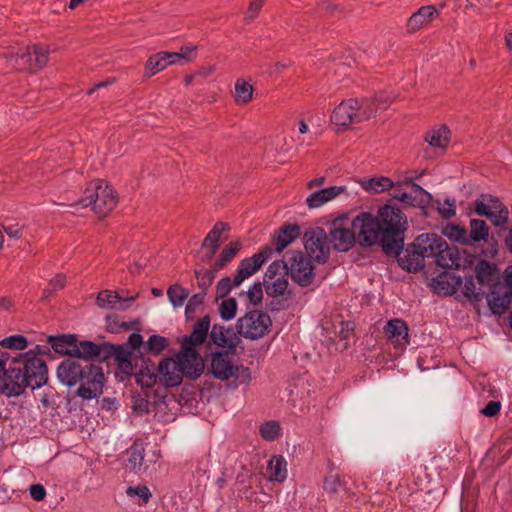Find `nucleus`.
I'll use <instances>...</instances> for the list:
<instances>
[{"instance_id": "69168bd1", "label": "nucleus", "mask_w": 512, "mask_h": 512, "mask_svg": "<svg viewBox=\"0 0 512 512\" xmlns=\"http://www.w3.org/2000/svg\"><path fill=\"white\" fill-rule=\"evenodd\" d=\"M501 410V403L499 401H489L484 408L481 409V414L487 417L496 416Z\"/></svg>"}, {"instance_id": "de8ad7c7", "label": "nucleus", "mask_w": 512, "mask_h": 512, "mask_svg": "<svg viewBox=\"0 0 512 512\" xmlns=\"http://www.w3.org/2000/svg\"><path fill=\"white\" fill-rule=\"evenodd\" d=\"M219 314L223 320L233 319L237 311V302L234 298L223 299L219 305Z\"/></svg>"}, {"instance_id": "ea45409f", "label": "nucleus", "mask_w": 512, "mask_h": 512, "mask_svg": "<svg viewBox=\"0 0 512 512\" xmlns=\"http://www.w3.org/2000/svg\"><path fill=\"white\" fill-rule=\"evenodd\" d=\"M240 249L241 243L239 241H231L230 243H228L226 247L222 250L218 259L215 261V268H224L227 265V263H229L236 256Z\"/></svg>"}, {"instance_id": "864d4df0", "label": "nucleus", "mask_w": 512, "mask_h": 512, "mask_svg": "<svg viewBox=\"0 0 512 512\" xmlns=\"http://www.w3.org/2000/svg\"><path fill=\"white\" fill-rule=\"evenodd\" d=\"M234 285V278L224 277L216 284V299H224L232 290Z\"/></svg>"}, {"instance_id": "49530a36", "label": "nucleus", "mask_w": 512, "mask_h": 512, "mask_svg": "<svg viewBox=\"0 0 512 512\" xmlns=\"http://www.w3.org/2000/svg\"><path fill=\"white\" fill-rule=\"evenodd\" d=\"M110 356L114 357L115 360L119 363L131 359V351H129L122 345L106 344L104 351V359Z\"/></svg>"}, {"instance_id": "f03ea898", "label": "nucleus", "mask_w": 512, "mask_h": 512, "mask_svg": "<svg viewBox=\"0 0 512 512\" xmlns=\"http://www.w3.org/2000/svg\"><path fill=\"white\" fill-rule=\"evenodd\" d=\"M57 378L68 387L79 385L77 395L85 400L102 394L105 381L99 365L75 357L65 359L58 365Z\"/></svg>"}, {"instance_id": "58836bf2", "label": "nucleus", "mask_w": 512, "mask_h": 512, "mask_svg": "<svg viewBox=\"0 0 512 512\" xmlns=\"http://www.w3.org/2000/svg\"><path fill=\"white\" fill-rule=\"evenodd\" d=\"M449 130L446 126L432 129L426 134L425 140L433 147L445 148L449 141Z\"/></svg>"}, {"instance_id": "13d9d810", "label": "nucleus", "mask_w": 512, "mask_h": 512, "mask_svg": "<svg viewBox=\"0 0 512 512\" xmlns=\"http://www.w3.org/2000/svg\"><path fill=\"white\" fill-rule=\"evenodd\" d=\"M193 50H194V48L182 47L180 52L163 51V53H164L166 61L168 62V65H172V64L179 62L182 59L187 60V55Z\"/></svg>"}, {"instance_id": "a19ab883", "label": "nucleus", "mask_w": 512, "mask_h": 512, "mask_svg": "<svg viewBox=\"0 0 512 512\" xmlns=\"http://www.w3.org/2000/svg\"><path fill=\"white\" fill-rule=\"evenodd\" d=\"M488 236H489V229L484 220H479V219H471L470 220V233H468L470 243L486 240L488 238Z\"/></svg>"}, {"instance_id": "052dcab7", "label": "nucleus", "mask_w": 512, "mask_h": 512, "mask_svg": "<svg viewBox=\"0 0 512 512\" xmlns=\"http://www.w3.org/2000/svg\"><path fill=\"white\" fill-rule=\"evenodd\" d=\"M362 101L372 102L377 112L378 109H386L392 103V98L381 92L375 94L371 99H363Z\"/></svg>"}, {"instance_id": "dca6fc26", "label": "nucleus", "mask_w": 512, "mask_h": 512, "mask_svg": "<svg viewBox=\"0 0 512 512\" xmlns=\"http://www.w3.org/2000/svg\"><path fill=\"white\" fill-rule=\"evenodd\" d=\"M271 257L272 248L269 245H265L251 257L240 261L236 275L234 277V285L239 286L245 279L256 273L260 267Z\"/></svg>"}, {"instance_id": "c756f323", "label": "nucleus", "mask_w": 512, "mask_h": 512, "mask_svg": "<svg viewBox=\"0 0 512 512\" xmlns=\"http://www.w3.org/2000/svg\"><path fill=\"white\" fill-rule=\"evenodd\" d=\"M361 187L368 192L379 194L392 190L393 187L401 185L400 182H394L386 176L372 177L360 181Z\"/></svg>"}, {"instance_id": "39448f33", "label": "nucleus", "mask_w": 512, "mask_h": 512, "mask_svg": "<svg viewBox=\"0 0 512 512\" xmlns=\"http://www.w3.org/2000/svg\"><path fill=\"white\" fill-rule=\"evenodd\" d=\"M209 371L216 379L221 381L232 378L235 386L249 383L251 380L249 368L243 365H235L232 356L227 351L212 353Z\"/></svg>"}, {"instance_id": "3c124183", "label": "nucleus", "mask_w": 512, "mask_h": 512, "mask_svg": "<svg viewBox=\"0 0 512 512\" xmlns=\"http://www.w3.org/2000/svg\"><path fill=\"white\" fill-rule=\"evenodd\" d=\"M462 292L465 297L470 299L471 301H481L482 293L481 291L476 290L475 280L472 276L465 278V282L462 288Z\"/></svg>"}, {"instance_id": "7ed1b4c3", "label": "nucleus", "mask_w": 512, "mask_h": 512, "mask_svg": "<svg viewBox=\"0 0 512 512\" xmlns=\"http://www.w3.org/2000/svg\"><path fill=\"white\" fill-rule=\"evenodd\" d=\"M117 202L116 191L103 180L97 179L89 183L83 197L74 206H92L99 217H105L116 207Z\"/></svg>"}, {"instance_id": "1a4fd4ad", "label": "nucleus", "mask_w": 512, "mask_h": 512, "mask_svg": "<svg viewBox=\"0 0 512 512\" xmlns=\"http://www.w3.org/2000/svg\"><path fill=\"white\" fill-rule=\"evenodd\" d=\"M272 325L270 316L261 310L248 311L237 320L238 333L246 339L262 338Z\"/></svg>"}, {"instance_id": "c9c22d12", "label": "nucleus", "mask_w": 512, "mask_h": 512, "mask_svg": "<svg viewBox=\"0 0 512 512\" xmlns=\"http://www.w3.org/2000/svg\"><path fill=\"white\" fill-rule=\"evenodd\" d=\"M270 481L283 482L287 478V462L282 455H274L267 465Z\"/></svg>"}, {"instance_id": "2f4dec72", "label": "nucleus", "mask_w": 512, "mask_h": 512, "mask_svg": "<svg viewBox=\"0 0 512 512\" xmlns=\"http://www.w3.org/2000/svg\"><path fill=\"white\" fill-rule=\"evenodd\" d=\"M209 328L210 318L208 316L199 319L195 323L191 334L189 336L184 337L182 344L196 348L197 345L204 342V340L207 338Z\"/></svg>"}, {"instance_id": "37998d69", "label": "nucleus", "mask_w": 512, "mask_h": 512, "mask_svg": "<svg viewBox=\"0 0 512 512\" xmlns=\"http://www.w3.org/2000/svg\"><path fill=\"white\" fill-rule=\"evenodd\" d=\"M443 234L448 237L450 240H453L455 242H458L463 245L470 244V239L468 237V232L466 228L454 225V224H448L443 229Z\"/></svg>"}, {"instance_id": "a18cd8bd", "label": "nucleus", "mask_w": 512, "mask_h": 512, "mask_svg": "<svg viewBox=\"0 0 512 512\" xmlns=\"http://www.w3.org/2000/svg\"><path fill=\"white\" fill-rule=\"evenodd\" d=\"M144 448L142 445L133 444L128 450V462L134 471H140L144 461Z\"/></svg>"}, {"instance_id": "338daca9", "label": "nucleus", "mask_w": 512, "mask_h": 512, "mask_svg": "<svg viewBox=\"0 0 512 512\" xmlns=\"http://www.w3.org/2000/svg\"><path fill=\"white\" fill-rule=\"evenodd\" d=\"M29 491L31 497L36 501H41L46 496V490L42 484H32Z\"/></svg>"}, {"instance_id": "393cba45", "label": "nucleus", "mask_w": 512, "mask_h": 512, "mask_svg": "<svg viewBox=\"0 0 512 512\" xmlns=\"http://www.w3.org/2000/svg\"><path fill=\"white\" fill-rule=\"evenodd\" d=\"M343 194L348 195L346 186H330L311 193L306 198V204L312 209L319 208Z\"/></svg>"}, {"instance_id": "f8f14e48", "label": "nucleus", "mask_w": 512, "mask_h": 512, "mask_svg": "<svg viewBox=\"0 0 512 512\" xmlns=\"http://www.w3.org/2000/svg\"><path fill=\"white\" fill-rule=\"evenodd\" d=\"M475 212L487 217L494 226H503L508 222L509 211L496 197L482 194L475 200Z\"/></svg>"}, {"instance_id": "774afa93", "label": "nucleus", "mask_w": 512, "mask_h": 512, "mask_svg": "<svg viewBox=\"0 0 512 512\" xmlns=\"http://www.w3.org/2000/svg\"><path fill=\"white\" fill-rule=\"evenodd\" d=\"M2 227L10 238L18 239L22 235V226L19 224L2 225Z\"/></svg>"}, {"instance_id": "c85d7f7f", "label": "nucleus", "mask_w": 512, "mask_h": 512, "mask_svg": "<svg viewBox=\"0 0 512 512\" xmlns=\"http://www.w3.org/2000/svg\"><path fill=\"white\" fill-rule=\"evenodd\" d=\"M501 285H496L490 289L487 294V302L493 314L502 315L506 312L510 304V294L501 293Z\"/></svg>"}, {"instance_id": "423d86ee", "label": "nucleus", "mask_w": 512, "mask_h": 512, "mask_svg": "<svg viewBox=\"0 0 512 512\" xmlns=\"http://www.w3.org/2000/svg\"><path fill=\"white\" fill-rule=\"evenodd\" d=\"M44 353L45 351L40 346H36L35 349L21 354L20 359L17 357L12 359L13 363H22L21 369L32 390L41 388L48 381V368L42 356Z\"/></svg>"}, {"instance_id": "0eeeda50", "label": "nucleus", "mask_w": 512, "mask_h": 512, "mask_svg": "<svg viewBox=\"0 0 512 512\" xmlns=\"http://www.w3.org/2000/svg\"><path fill=\"white\" fill-rule=\"evenodd\" d=\"M49 48L35 44L28 46L21 53L6 56L9 66L18 71L36 72L46 66L49 59Z\"/></svg>"}, {"instance_id": "4be33fe9", "label": "nucleus", "mask_w": 512, "mask_h": 512, "mask_svg": "<svg viewBox=\"0 0 512 512\" xmlns=\"http://www.w3.org/2000/svg\"><path fill=\"white\" fill-rule=\"evenodd\" d=\"M300 236V227L297 224H284L277 229L272 237V254L282 252L289 244Z\"/></svg>"}, {"instance_id": "72a5a7b5", "label": "nucleus", "mask_w": 512, "mask_h": 512, "mask_svg": "<svg viewBox=\"0 0 512 512\" xmlns=\"http://www.w3.org/2000/svg\"><path fill=\"white\" fill-rule=\"evenodd\" d=\"M50 343L56 352L74 357L72 350L77 348L78 339L74 334H63L51 337Z\"/></svg>"}, {"instance_id": "a878e982", "label": "nucleus", "mask_w": 512, "mask_h": 512, "mask_svg": "<svg viewBox=\"0 0 512 512\" xmlns=\"http://www.w3.org/2000/svg\"><path fill=\"white\" fill-rule=\"evenodd\" d=\"M401 254V252L399 253ZM398 263L401 268L408 272H418L425 267V259L420 250L416 247V241L407 245L403 256L398 255Z\"/></svg>"}, {"instance_id": "f257e3e1", "label": "nucleus", "mask_w": 512, "mask_h": 512, "mask_svg": "<svg viewBox=\"0 0 512 512\" xmlns=\"http://www.w3.org/2000/svg\"><path fill=\"white\" fill-rule=\"evenodd\" d=\"M407 226V216L391 201L379 207L376 215L361 212L351 223L362 245L380 244L387 256H398L402 252Z\"/></svg>"}, {"instance_id": "f704fd0d", "label": "nucleus", "mask_w": 512, "mask_h": 512, "mask_svg": "<svg viewBox=\"0 0 512 512\" xmlns=\"http://www.w3.org/2000/svg\"><path fill=\"white\" fill-rule=\"evenodd\" d=\"M475 272L480 285H488L490 289L496 285H500V283L497 282L495 267L488 261H480L476 266Z\"/></svg>"}, {"instance_id": "4c0bfd02", "label": "nucleus", "mask_w": 512, "mask_h": 512, "mask_svg": "<svg viewBox=\"0 0 512 512\" xmlns=\"http://www.w3.org/2000/svg\"><path fill=\"white\" fill-rule=\"evenodd\" d=\"M167 297L174 308H180L188 299L189 290L175 283L168 287Z\"/></svg>"}, {"instance_id": "473e14b6", "label": "nucleus", "mask_w": 512, "mask_h": 512, "mask_svg": "<svg viewBox=\"0 0 512 512\" xmlns=\"http://www.w3.org/2000/svg\"><path fill=\"white\" fill-rule=\"evenodd\" d=\"M211 341L222 348L233 349L236 347L235 336L230 329L214 324L209 334Z\"/></svg>"}, {"instance_id": "6ab92c4d", "label": "nucleus", "mask_w": 512, "mask_h": 512, "mask_svg": "<svg viewBox=\"0 0 512 512\" xmlns=\"http://www.w3.org/2000/svg\"><path fill=\"white\" fill-rule=\"evenodd\" d=\"M128 294V291H126ZM138 297V294L131 296L118 293L117 291L102 290L97 296V305L102 309H118L124 311L128 309Z\"/></svg>"}, {"instance_id": "9d476101", "label": "nucleus", "mask_w": 512, "mask_h": 512, "mask_svg": "<svg viewBox=\"0 0 512 512\" xmlns=\"http://www.w3.org/2000/svg\"><path fill=\"white\" fill-rule=\"evenodd\" d=\"M304 247L307 256L319 264H324L330 256L331 244L327 232L316 227L304 233Z\"/></svg>"}, {"instance_id": "412c9836", "label": "nucleus", "mask_w": 512, "mask_h": 512, "mask_svg": "<svg viewBox=\"0 0 512 512\" xmlns=\"http://www.w3.org/2000/svg\"><path fill=\"white\" fill-rule=\"evenodd\" d=\"M135 363V382L142 388H151L158 383V371L150 359L141 358Z\"/></svg>"}, {"instance_id": "5701e85b", "label": "nucleus", "mask_w": 512, "mask_h": 512, "mask_svg": "<svg viewBox=\"0 0 512 512\" xmlns=\"http://www.w3.org/2000/svg\"><path fill=\"white\" fill-rule=\"evenodd\" d=\"M440 12L434 5L421 6L416 12H414L407 20V31L409 33H415L423 27L430 24Z\"/></svg>"}, {"instance_id": "aec40b11", "label": "nucleus", "mask_w": 512, "mask_h": 512, "mask_svg": "<svg viewBox=\"0 0 512 512\" xmlns=\"http://www.w3.org/2000/svg\"><path fill=\"white\" fill-rule=\"evenodd\" d=\"M408 331L406 322L400 318L389 320L383 327L388 342L399 349H405L409 344Z\"/></svg>"}, {"instance_id": "0e129e2a", "label": "nucleus", "mask_w": 512, "mask_h": 512, "mask_svg": "<svg viewBox=\"0 0 512 512\" xmlns=\"http://www.w3.org/2000/svg\"><path fill=\"white\" fill-rule=\"evenodd\" d=\"M133 411L138 415H143L149 412V402L142 397H135L133 399Z\"/></svg>"}, {"instance_id": "c03bdc74", "label": "nucleus", "mask_w": 512, "mask_h": 512, "mask_svg": "<svg viewBox=\"0 0 512 512\" xmlns=\"http://www.w3.org/2000/svg\"><path fill=\"white\" fill-rule=\"evenodd\" d=\"M219 270L220 269L215 268V265H213L210 269L195 270L194 273H195V277L197 279V285H198L199 289L201 290L200 292L207 293L208 288L212 285V283L215 279L216 272Z\"/></svg>"}, {"instance_id": "09e8293b", "label": "nucleus", "mask_w": 512, "mask_h": 512, "mask_svg": "<svg viewBox=\"0 0 512 512\" xmlns=\"http://www.w3.org/2000/svg\"><path fill=\"white\" fill-rule=\"evenodd\" d=\"M27 345V338L20 334L11 335L0 341V346L15 350H24Z\"/></svg>"}, {"instance_id": "7c9ffc66", "label": "nucleus", "mask_w": 512, "mask_h": 512, "mask_svg": "<svg viewBox=\"0 0 512 512\" xmlns=\"http://www.w3.org/2000/svg\"><path fill=\"white\" fill-rule=\"evenodd\" d=\"M436 265L445 269H457L460 267L459 251L456 247H450L445 241L444 247H441L435 262Z\"/></svg>"}, {"instance_id": "603ef678", "label": "nucleus", "mask_w": 512, "mask_h": 512, "mask_svg": "<svg viewBox=\"0 0 512 512\" xmlns=\"http://www.w3.org/2000/svg\"><path fill=\"white\" fill-rule=\"evenodd\" d=\"M168 346V340L160 335H151L146 342V347L149 351L159 354Z\"/></svg>"}, {"instance_id": "f3484780", "label": "nucleus", "mask_w": 512, "mask_h": 512, "mask_svg": "<svg viewBox=\"0 0 512 512\" xmlns=\"http://www.w3.org/2000/svg\"><path fill=\"white\" fill-rule=\"evenodd\" d=\"M3 391L7 397L20 396L27 387L29 381L21 367H8L3 372Z\"/></svg>"}, {"instance_id": "680f3d73", "label": "nucleus", "mask_w": 512, "mask_h": 512, "mask_svg": "<svg viewBox=\"0 0 512 512\" xmlns=\"http://www.w3.org/2000/svg\"><path fill=\"white\" fill-rule=\"evenodd\" d=\"M250 302L254 305L261 302L263 299V289L260 282H255L246 292Z\"/></svg>"}, {"instance_id": "6e6d98bb", "label": "nucleus", "mask_w": 512, "mask_h": 512, "mask_svg": "<svg viewBox=\"0 0 512 512\" xmlns=\"http://www.w3.org/2000/svg\"><path fill=\"white\" fill-rule=\"evenodd\" d=\"M439 214L444 219H450L456 215V203L454 199L446 198L438 207Z\"/></svg>"}, {"instance_id": "b1692460", "label": "nucleus", "mask_w": 512, "mask_h": 512, "mask_svg": "<svg viewBox=\"0 0 512 512\" xmlns=\"http://www.w3.org/2000/svg\"><path fill=\"white\" fill-rule=\"evenodd\" d=\"M416 247L423 254V258H431L435 262L441 247H444L445 240L435 233L421 234L415 238Z\"/></svg>"}, {"instance_id": "cd10ccee", "label": "nucleus", "mask_w": 512, "mask_h": 512, "mask_svg": "<svg viewBox=\"0 0 512 512\" xmlns=\"http://www.w3.org/2000/svg\"><path fill=\"white\" fill-rule=\"evenodd\" d=\"M229 230L225 222H216L203 240L202 248L207 251V258L211 259L219 248L220 238L224 231Z\"/></svg>"}, {"instance_id": "bb28decb", "label": "nucleus", "mask_w": 512, "mask_h": 512, "mask_svg": "<svg viewBox=\"0 0 512 512\" xmlns=\"http://www.w3.org/2000/svg\"><path fill=\"white\" fill-rule=\"evenodd\" d=\"M106 344H96L95 342L84 340L78 341L77 348L72 350L74 357L78 360L89 361L93 358L104 359Z\"/></svg>"}, {"instance_id": "79ce46f5", "label": "nucleus", "mask_w": 512, "mask_h": 512, "mask_svg": "<svg viewBox=\"0 0 512 512\" xmlns=\"http://www.w3.org/2000/svg\"><path fill=\"white\" fill-rule=\"evenodd\" d=\"M168 62L165 59L164 53L158 52L149 57L145 65V75L151 77L156 73L164 70L168 67Z\"/></svg>"}, {"instance_id": "20e7f679", "label": "nucleus", "mask_w": 512, "mask_h": 512, "mask_svg": "<svg viewBox=\"0 0 512 512\" xmlns=\"http://www.w3.org/2000/svg\"><path fill=\"white\" fill-rule=\"evenodd\" d=\"M369 101L348 99L337 105L331 115V122L340 127L348 128L352 124L360 123L376 115V108Z\"/></svg>"}, {"instance_id": "e2e57ef3", "label": "nucleus", "mask_w": 512, "mask_h": 512, "mask_svg": "<svg viewBox=\"0 0 512 512\" xmlns=\"http://www.w3.org/2000/svg\"><path fill=\"white\" fill-rule=\"evenodd\" d=\"M264 2H265V0H252L251 1L250 5L248 7L247 13H246V17H245V19L248 22L252 21L253 19H255L257 17Z\"/></svg>"}, {"instance_id": "e433bc0d", "label": "nucleus", "mask_w": 512, "mask_h": 512, "mask_svg": "<svg viewBox=\"0 0 512 512\" xmlns=\"http://www.w3.org/2000/svg\"><path fill=\"white\" fill-rule=\"evenodd\" d=\"M254 88L244 79H237L234 86V99L238 105H245L253 98Z\"/></svg>"}, {"instance_id": "a211bd4d", "label": "nucleus", "mask_w": 512, "mask_h": 512, "mask_svg": "<svg viewBox=\"0 0 512 512\" xmlns=\"http://www.w3.org/2000/svg\"><path fill=\"white\" fill-rule=\"evenodd\" d=\"M158 383L165 387H176L182 383L184 374L173 357L163 358L158 366Z\"/></svg>"}, {"instance_id": "4d7b16f0", "label": "nucleus", "mask_w": 512, "mask_h": 512, "mask_svg": "<svg viewBox=\"0 0 512 512\" xmlns=\"http://www.w3.org/2000/svg\"><path fill=\"white\" fill-rule=\"evenodd\" d=\"M66 284V277L62 274L56 275L53 279L49 281L48 286L44 289L43 294L45 297H48L53 292L62 289Z\"/></svg>"}, {"instance_id": "4468645a", "label": "nucleus", "mask_w": 512, "mask_h": 512, "mask_svg": "<svg viewBox=\"0 0 512 512\" xmlns=\"http://www.w3.org/2000/svg\"><path fill=\"white\" fill-rule=\"evenodd\" d=\"M328 238L336 251L346 252L355 243V232L349 227L346 217L336 218L330 223Z\"/></svg>"}, {"instance_id": "8fccbe9b", "label": "nucleus", "mask_w": 512, "mask_h": 512, "mask_svg": "<svg viewBox=\"0 0 512 512\" xmlns=\"http://www.w3.org/2000/svg\"><path fill=\"white\" fill-rule=\"evenodd\" d=\"M260 435L267 441H273L280 435V425L277 421H267L260 427Z\"/></svg>"}, {"instance_id": "2eb2a0df", "label": "nucleus", "mask_w": 512, "mask_h": 512, "mask_svg": "<svg viewBox=\"0 0 512 512\" xmlns=\"http://www.w3.org/2000/svg\"><path fill=\"white\" fill-rule=\"evenodd\" d=\"M287 275L283 262H272L264 274L266 293L272 297L283 295L288 287Z\"/></svg>"}, {"instance_id": "6e6552de", "label": "nucleus", "mask_w": 512, "mask_h": 512, "mask_svg": "<svg viewBox=\"0 0 512 512\" xmlns=\"http://www.w3.org/2000/svg\"><path fill=\"white\" fill-rule=\"evenodd\" d=\"M286 272L291 279L301 287H308L313 284L316 273L312 259L300 250L289 253L287 259L282 261Z\"/></svg>"}, {"instance_id": "9b49d317", "label": "nucleus", "mask_w": 512, "mask_h": 512, "mask_svg": "<svg viewBox=\"0 0 512 512\" xmlns=\"http://www.w3.org/2000/svg\"><path fill=\"white\" fill-rule=\"evenodd\" d=\"M398 187H393L390 194L392 199L398 200L411 207H424L429 203L431 194L422 186L415 183L412 178H405Z\"/></svg>"}, {"instance_id": "5fc2aeb1", "label": "nucleus", "mask_w": 512, "mask_h": 512, "mask_svg": "<svg viewBox=\"0 0 512 512\" xmlns=\"http://www.w3.org/2000/svg\"><path fill=\"white\" fill-rule=\"evenodd\" d=\"M206 296V292H199L194 295H192L186 304L185 307V314L187 317L194 314L196 312V309L203 305L204 299Z\"/></svg>"}, {"instance_id": "ddd939ff", "label": "nucleus", "mask_w": 512, "mask_h": 512, "mask_svg": "<svg viewBox=\"0 0 512 512\" xmlns=\"http://www.w3.org/2000/svg\"><path fill=\"white\" fill-rule=\"evenodd\" d=\"M182 374L186 378L195 380L201 376L204 371V361L195 347H191L181 343L180 351L173 357Z\"/></svg>"}, {"instance_id": "bf43d9fd", "label": "nucleus", "mask_w": 512, "mask_h": 512, "mask_svg": "<svg viewBox=\"0 0 512 512\" xmlns=\"http://www.w3.org/2000/svg\"><path fill=\"white\" fill-rule=\"evenodd\" d=\"M126 493L130 497L138 496L142 499L143 503H147L151 498V492L147 486H136V487H128Z\"/></svg>"}]
</instances>
